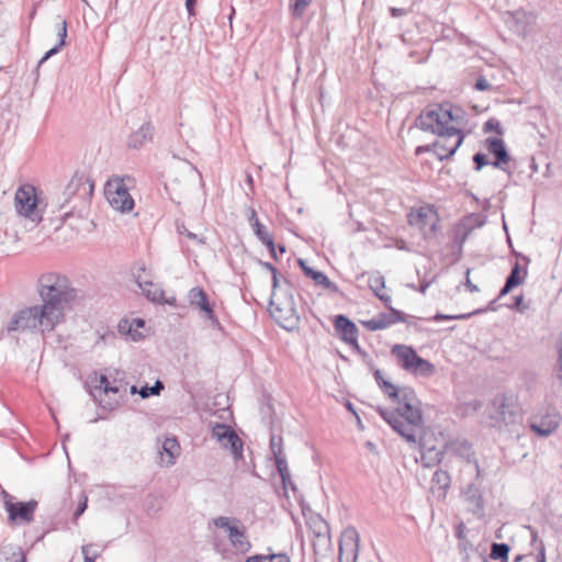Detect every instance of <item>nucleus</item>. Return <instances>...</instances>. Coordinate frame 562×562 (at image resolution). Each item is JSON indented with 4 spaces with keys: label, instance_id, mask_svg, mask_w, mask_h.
<instances>
[{
    "label": "nucleus",
    "instance_id": "obj_1",
    "mask_svg": "<svg viewBox=\"0 0 562 562\" xmlns=\"http://www.w3.org/2000/svg\"><path fill=\"white\" fill-rule=\"evenodd\" d=\"M459 112V109L454 112L450 104H435L417 117L416 125L420 130L438 135L434 150L440 160L450 158L463 142L464 136L457 126L460 123Z\"/></svg>",
    "mask_w": 562,
    "mask_h": 562
},
{
    "label": "nucleus",
    "instance_id": "obj_2",
    "mask_svg": "<svg viewBox=\"0 0 562 562\" xmlns=\"http://www.w3.org/2000/svg\"><path fill=\"white\" fill-rule=\"evenodd\" d=\"M383 393L397 403L396 409L378 407L380 416L408 442H416L415 429L423 426L420 402L412 387H397L383 381Z\"/></svg>",
    "mask_w": 562,
    "mask_h": 562
},
{
    "label": "nucleus",
    "instance_id": "obj_3",
    "mask_svg": "<svg viewBox=\"0 0 562 562\" xmlns=\"http://www.w3.org/2000/svg\"><path fill=\"white\" fill-rule=\"evenodd\" d=\"M37 292L44 314L52 316L58 325L64 322L66 307L78 296L70 280L57 272L41 274L37 280Z\"/></svg>",
    "mask_w": 562,
    "mask_h": 562
},
{
    "label": "nucleus",
    "instance_id": "obj_4",
    "mask_svg": "<svg viewBox=\"0 0 562 562\" xmlns=\"http://www.w3.org/2000/svg\"><path fill=\"white\" fill-rule=\"evenodd\" d=\"M41 305H33L22 308L13 314L7 325L8 331L40 330L41 333L53 331L58 325Z\"/></svg>",
    "mask_w": 562,
    "mask_h": 562
},
{
    "label": "nucleus",
    "instance_id": "obj_5",
    "mask_svg": "<svg viewBox=\"0 0 562 562\" xmlns=\"http://www.w3.org/2000/svg\"><path fill=\"white\" fill-rule=\"evenodd\" d=\"M213 525L226 532L231 546L240 553H247L251 549V542L247 535L246 526L236 517L218 516L213 519Z\"/></svg>",
    "mask_w": 562,
    "mask_h": 562
},
{
    "label": "nucleus",
    "instance_id": "obj_6",
    "mask_svg": "<svg viewBox=\"0 0 562 562\" xmlns=\"http://www.w3.org/2000/svg\"><path fill=\"white\" fill-rule=\"evenodd\" d=\"M15 211L20 216L38 224L43 220L42 211L38 209V200L33 186L20 187L14 195Z\"/></svg>",
    "mask_w": 562,
    "mask_h": 562
},
{
    "label": "nucleus",
    "instance_id": "obj_7",
    "mask_svg": "<svg viewBox=\"0 0 562 562\" xmlns=\"http://www.w3.org/2000/svg\"><path fill=\"white\" fill-rule=\"evenodd\" d=\"M92 192L93 184L90 183L89 180L83 176L75 175L63 192V202L59 206L63 209L74 200L75 204L72 210L78 206L83 207L89 202Z\"/></svg>",
    "mask_w": 562,
    "mask_h": 562
},
{
    "label": "nucleus",
    "instance_id": "obj_8",
    "mask_svg": "<svg viewBox=\"0 0 562 562\" xmlns=\"http://www.w3.org/2000/svg\"><path fill=\"white\" fill-rule=\"evenodd\" d=\"M488 411L490 417L498 424H515L520 417V411L516 401L514 397L505 394L496 395L492 401Z\"/></svg>",
    "mask_w": 562,
    "mask_h": 562
},
{
    "label": "nucleus",
    "instance_id": "obj_9",
    "mask_svg": "<svg viewBox=\"0 0 562 562\" xmlns=\"http://www.w3.org/2000/svg\"><path fill=\"white\" fill-rule=\"evenodd\" d=\"M104 193L110 205L116 211L124 213L134 207V200L122 181L108 182Z\"/></svg>",
    "mask_w": 562,
    "mask_h": 562
},
{
    "label": "nucleus",
    "instance_id": "obj_10",
    "mask_svg": "<svg viewBox=\"0 0 562 562\" xmlns=\"http://www.w3.org/2000/svg\"><path fill=\"white\" fill-rule=\"evenodd\" d=\"M561 415L554 407H546L530 420V428L541 437L551 435L560 425Z\"/></svg>",
    "mask_w": 562,
    "mask_h": 562
},
{
    "label": "nucleus",
    "instance_id": "obj_11",
    "mask_svg": "<svg viewBox=\"0 0 562 562\" xmlns=\"http://www.w3.org/2000/svg\"><path fill=\"white\" fill-rule=\"evenodd\" d=\"M188 302L191 307L199 310L204 319L214 328L221 329V323L216 317L213 304L210 303L206 292L202 288H192L188 292Z\"/></svg>",
    "mask_w": 562,
    "mask_h": 562
},
{
    "label": "nucleus",
    "instance_id": "obj_12",
    "mask_svg": "<svg viewBox=\"0 0 562 562\" xmlns=\"http://www.w3.org/2000/svg\"><path fill=\"white\" fill-rule=\"evenodd\" d=\"M212 437L215 438L223 448L229 449L235 459L243 456V442L237 434L225 424H216L212 427Z\"/></svg>",
    "mask_w": 562,
    "mask_h": 562
},
{
    "label": "nucleus",
    "instance_id": "obj_13",
    "mask_svg": "<svg viewBox=\"0 0 562 562\" xmlns=\"http://www.w3.org/2000/svg\"><path fill=\"white\" fill-rule=\"evenodd\" d=\"M359 541L360 537L355 528L345 529L339 540L338 562H356L359 555Z\"/></svg>",
    "mask_w": 562,
    "mask_h": 562
},
{
    "label": "nucleus",
    "instance_id": "obj_14",
    "mask_svg": "<svg viewBox=\"0 0 562 562\" xmlns=\"http://www.w3.org/2000/svg\"><path fill=\"white\" fill-rule=\"evenodd\" d=\"M140 272H145L144 266L138 268V271L137 273L134 274V277L138 288L143 291L144 295L149 301L160 304L175 305V296L166 299L164 291L157 284H154L151 281L143 279Z\"/></svg>",
    "mask_w": 562,
    "mask_h": 562
},
{
    "label": "nucleus",
    "instance_id": "obj_15",
    "mask_svg": "<svg viewBox=\"0 0 562 562\" xmlns=\"http://www.w3.org/2000/svg\"><path fill=\"white\" fill-rule=\"evenodd\" d=\"M405 322L404 314L393 307H390L389 313H380L369 321L362 322V325L372 331L385 329L396 323Z\"/></svg>",
    "mask_w": 562,
    "mask_h": 562
},
{
    "label": "nucleus",
    "instance_id": "obj_16",
    "mask_svg": "<svg viewBox=\"0 0 562 562\" xmlns=\"http://www.w3.org/2000/svg\"><path fill=\"white\" fill-rule=\"evenodd\" d=\"M36 507L37 502L34 499L18 503H12L10 501L5 502V509L9 514V519L11 521L21 520L25 522H31L33 520V515Z\"/></svg>",
    "mask_w": 562,
    "mask_h": 562
},
{
    "label": "nucleus",
    "instance_id": "obj_17",
    "mask_svg": "<svg viewBox=\"0 0 562 562\" xmlns=\"http://www.w3.org/2000/svg\"><path fill=\"white\" fill-rule=\"evenodd\" d=\"M485 147L487 151L494 156V161L492 165L495 168L505 170V165L508 164L510 157L504 140L497 137H488L485 139Z\"/></svg>",
    "mask_w": 562,
    "mask_h": 562
},
{
    "label": "nucleus",
    "instance_id": "obj_18",
    "mask_svg": "<svg viewBox=\"0 0 562 562\" xmlns=\"http://www.w3.org/2000/svg\"><path fill=\"white\" fill-rule=\"evenodd\" d=\"M271 305H274L277 311L284 312L288 316H292L295 313L293 294L290 293L283 301L280 297L278 271L272 273Z\"/></svg>",
    "mask_w": 562,
    "mask_h": 562
},
{
    "label": "nucleus",
    "instance_id": "obj_19",
    "mask_svg": "<svg viewBox=\"0 0 562 562\" xmlns=\"http://www.w3.org/2000/svg\"><path fill=\"white\" fill-rule=\"evenodd\" d=\"M407 217L408 224L411 226L418 227L419 229H423L427 225H430L431 229H434L436 226L434 222L436 213L429 206H423L415 211H412Z\"/></svg>",
    "mask_w": 562,
    "mask_h": 562
},
{
    "label": "nucleus",
    "instance_id": "obj_20",
    "mask_svg": "<svg viewBox=\"0 0 562 562\" xmlns=\"http://www.w3.org/2000/svg\"><path fill=\"white\" fill-rule=\"evenodd\" d=\"M297 262L304 274L307 278H311L316 285H321L333 293H337L339 291L337 284L331 282L325 273L308 267L303 259H299Z\"/></svg>",
    "mask_w": 562,
    "mask_h": 562
},
{
    "label": "nucleus",
    "instance_id": "obj_21",
    "mask_svg": "<svg viewBox=\"0 0 562 562\" xmlns=\"http://www.w3.org/2000/svg\"><path fill=\"white\" fill-rule=\"evenodd\" d=\"M334 328L341 340L347 342L358 336L359 330L353 322L345 315H336L334 318Z\"/></svg>",
    "mask_w": 562,
    "mask_h": 562
},
{
    "label": "nucleus",
    "instance_id": "obj_22",
    "mask_svg": "<svg viewBox=\"0 0 562 562\" xmlns=\"http://www.w3.org/2000/svg\"><path fill=\"white\" fill-rule=\"evenodd\" d=\"M463 497L471 506V512L476 516L484 514V503L480 488L474 484H469L463 490Z\"/></svg>",
    "mask_w": 562,
    "mask_h": 562
},
{
    "label": "nucleus",
    "instance_id": "obj_23",
    "mask_svg": "<svg viewBox=\"0 0 562 562\" xmlns=\"http://www.w3.org/2000/svg\"><path fill=\"white\" fill-rule=\"evenodd\" d=\"M154 136V126L150 123H144L136 132L128 137V147L138 149L150 142Z\"/></svg>",
    "mask_w": 562,
    "mask_h": 562
},
{
    "label": "nucleus",
    "instance_id": "obj_24",
    "mask_svg": "<svg viewBox=\"0 0 562 562\" xmlns=\"http://www.w3.org/2000/svg\"><path fill=\"white\" fill-rule=\"evenodd\" d=\"M391 352L396 357L397 363L405 371L413 364V360L417 355L413 347L406 345H395Z\"/></svg>",
    "mask_w": 562,
    "mask_h": 562
},
{
    "label": "nucleus",
    "instance_id": "obj_25",
    "mask_svg": "<svg viewBox=\"0 0 562 562\" xmlns=\"http://www.w3.org/2000/svg\"><path fill=\"white\" fill-rule=\"evenodd\" d=\"M407 372L418 376H431L435 373V366L428 360L416 355L413 364L408 368Z\"/></svg>",
    "mask_w": 562,
    "mask_h": 562
},
{
    "label": "nucleus",
    "instance_id": "obj_26",
    "mask_svg": "<svg viewBox=\"0 0 562 562\" xmlns=\"http://www.w3.org/2000/svg\"><path fill=\"white\" fill-rule=\"evenodd\" d=\"M58 30L57 35L59 38L58 44H56L54 47H52L49 50H47L44 56L38 61V65L41 66L44 64L47 59H49L52 56L56 55L60 48L66 44V37H67V22L66 20H60L58 23Z\"/></svg>",
    "mask_w": 562,
    "mask_h": 562
},
{
    "label": "nucleus",
    "instance_id": "obj_27",
    "mask_svg": "<svg viewBox=\"0 0 562 562\" xmlns=\"http://www.w3.org/2000/svg\"><path fill=\"white\" fill-rule=\"evenodd\" d=\"M164 387H165L164 383L161 381L157 380L153 386L145 385V386L140 387L139 390L137 389V386L133 385L131 387V393L132 394L138 393L142 398H148L149 396H153V395H159L160 392L164 390Z\"/></svg>",
    "mask_w": 562,
    "mask_h": 562
},
{
    "label": "nucleus",
    "instance_id": "obj_28",
    "mask_svg": "<svg viewBox=\"0 0 562 562\" xmlns=\"http://www.w3.org/2000/svg\"><path fill=\"white\" fill-rule=\"evenodd\" d=\"M180 446L176 438H166L162 442V451L168 454V464L175 463V457L178 453Z\"/></svg>",
    "mask_w": 562,
    "mask_h": 562
},
{
    "label": "nucleus",
    "instance_id": "obj_29",
    "mask_svg": "<svg viewBox=\"0 0 562 562\" xmlns=\"http://www.w3.org/2000/svg\"><path fill=\"white\" fill-rule=\"evenodd\" d=\"M524 278L525 277L521 276V266L516 261L505 282L508 284V288H516L522 283Z\"/></svg>",
    "mask_w": 562,
    "mask_h": 562
},
{
    "label": "nucleus",
    "instance_id": "obj_30",
    "mask_svg": "<svg viewBox=\"0 0 562 562\" xmlns=\"http://www.w3.org/2000/svg\"><path fill=\"white\" fill-rule=\"evenodd\" d=\"M274 461L281 481L284 487H286L288 484H292L286 459L285 457H278V459H274Z\"/></svg>",
    "mask_w": 562,
    "mask_h": 562
},
{
    "label": "nucleus",
    "instance_id": "obj_31",
    "mask_svg": "<svg viewBox=\"0 0 562 562\" xmlns=\"http://www.w3.org/2000/svg\"><path fill=\"white\" fill-rule=\"evenodd\" d=\"M509 546L507 543H493L490 557L493 560L506 561L508 559Z\"/></svg>",
    "mask_w": 562,
    "mask_h": 562
},
{
    "label": "nucleus",
    "instance_id": "obj_32",
    "mask_svg": "<svg viewBox=\"0 0 562 562\" xmlns=\"http://www.w3.org/2000/svg\"><path fill=\"white\" fill-rule=\"evenodd\" d=\"M369 288L378 294L385 288V279L380 272H373L368 279Z\"/></svg>",
    "mask_w": 562,
    "mask_h": 562
},
{
    "label": "nucleus",
    "instance_id": "obj_33",
    "mask_svg": "<svg viewBox=\"0 0 562 562\" xmlns=\"http://www.w3.org/2000/svg\"><path fill=\"white\" fill-rule=\"evenodd\" d=\"M246 562H290V559L285 554L254 555L249 557Z\"/></svg>",
    "mask_w": 562,
    "mask_h": 562
},
{
    "label": "nucleus",
    "instance_id": "obj_34",
    "mask_svg": "<svg viewBox=\"0 0 562 562\" xmlns=\"http://www.w3.org/2000/svg\"><path fill=\"white\" fill-rule=\"evenodd\" d=\"M312 0H292L290 9L294 18H301Z\"/></svg>",
    "mask_w": 562,
    "mask_h": 562
},
{
    "label": "nucleus",
    "instance_id": "obj_35",
    "mask_svg": "<svg viewBox=\"0 0 562 562\" xmlns=\"http://www.w3.org/2000/svg\"><path fill=\"white\" fill-rule=\"evenodd\" d=\"M432 482L446 491L450 486V475L447 471L437 470L432 475Z\"/></svg>",
    "mask_w": 562,
    "mask_h": 562
},
{
    "label": "nucleus",
    "instance_id": "obj_36",
    "mask_svg": "<svg viewBox=\"0 0 562 562\" xmlns=\"http://www.w3.org/2000/svg\"><path fill=\"white\" fill-rule=\"evenodd\" d=\"M473 550L474 547L468 539L458 542V551L463 562H468L470 560V555Z\"/></svg>",
    "mask_w": 562,
    "mask_h": 562
},
{
    "label": "nucleus",
    "instance_id": "obj_37",
    "mask_svg": "<svg viewBox=\"0 0 562 562\" xmlns=\"http://www.w3.org/2000/svg\"><path fill=\"white\" fill-rule=\"evenodd\" d=\"M119 331L123 335L131 336L133 340H137V337L139 334L137 333V329L133 328V324L128 322L127 319H123L119 323Z\"/></svg>",
    "mask_w": 562,
    "mask_h": 562
},
{
    "label": "nucleus",
    "instance_id": "obj_38",
    "mask_svg": "<svg viewBox=\"0 0 562 562\" xmlns=\"http://www.w3.org/2000/svg\"><path fill=\"white\" fill-rule=\"evenodd\" d=\"M270 449L274 459H278V457H285L282 448V438L280 436L271 435Z\"/></svg>",
    "mask_w": 562,
    "mask_h": 562
},
{
    "label": "nucleus",
    "instance_id": "obj_39",
    "mask_svg": "<svg viewBox=\"0 0 562 562\" xmlns=\"http://www.w3.org/2000/svg\"><path fill=\"white\" fill-rule=\"evenodd\" d=\"M482 310H477L473 313H468V314H460V315H445V314H441V313H437L435 316H434V321H442V319H467L469 317H471L472 315L474 314H479L481 313Z\"/></svg>",
    "mask_w": 562,
    "mask_h": 562
},
{
    "label": "nucleus",
    "instance_id": "obj_40",
    "mask_svg": "<svg viewBox=\"0 0 562 562\" xmlns=\"http://www.w3.org/2000/svg\"><path fill=\"white\" fill-rule=\"evenodd\" d=\"M473 162H474V169L476 171H480L483 167L490 165V160L487 159V156L483 153H476L473 156Z\"/></svg>",
    "mask_w": 562,
    "mask_h": 562
},
{
    "label": "nucleus",
    "instance_id": "obj_41",
    "mask_svg": "<svg viewBox=\"0 0 562 562\" xmlns=\"http://www.w3.org/2000/svg\"><path fill=\"white\" fill-rule=\"evenodd\" d=\"M254 233L258 237V239L262 243L266 238H269L271 235L267 231V228L260 223V221H256L254 224Z\"/></svg>",
    "mask_w": 562,
    "mask_h": 562
},
{
    "label": "nucleus",
    "instance_id": "obj_42",
    "mask_svg": "<svg viewBox=\"0 0 562 562\" xmlns=\"http://www.w3.org/2000/svg\"><path fill=\"white\" fill-rule=\"evenodd\" d=\"M484 132H496L497 134H503V130L501 123L497 120L491 119L485 122L483 126Z\"/></svg>",
    "mask_w": 562,
    "mask_h": 562
},
{
    "label": "nucleus",
    "instance_id": "obj_43",
    "mask_svg": "<svg viewBox=\"0 0 562 562\" xmlns=\"http://www.w3.org/2000/svg\"><path fill=\"white\" fill-rule=\"evenodd\" d=\"M512 310H516L520 313H524L526 310H528V305L524 302L522 295H517L514 297V303L509 305Z\"/></svg>",
    "mask_w": 562,
    "mask_h": 562
},
{
    "label": "nucleus",
    "instance_id": "obj_44",
    "mask_svg": "<svg viewBox=\"0 0 562 562\" xmlns=\"http://www.w3.org/2000/svg\"><path fill=\"white\" fill-rule=\"evenodd\" d=\"M91 548H92V544H85L81 547V552L85 557V561L83 562H94L97 557H98V553L94 552L92 555H90L91 553Z\"/></svg>",
    "mask_w": 562,
    "mask_h": 562
},
{
    "label": "nucleus",
    "instance_id": "obj_45",
    "mask_svg": "<svg viewBox=\"0 0 562 562\" xmlns=\"http://www.w3.org/2000/svg\"><path fill=\"white\" fill-rule=\"evenodd\" d=\"M390 14L392 18H401V16H405L407 14H409L412 12L411 9H406V8H395V7H392L390 8Z\"/></svg>",
    "mask_w": 562,
    "mask_h": 562
},
{
    "label": "nucleus",
    "instance_id": "obj_46",
    "mask_svg": "<svg viewBox=\"0 0 562 562\" xmlns=\"http://www.w3.org/2000/svg\"><path fill=\"white\" fill-rule=\"evenodd\" d=\"M87 503H88V497L82 496V499L80 501V503L74 514V519H78L85 513V510L87 509Z\"/></svg>",
    "mask_w": 562,
    "mask_h": 562
},
{
    "label": "nucleus",
    "instance_id": "obj_47",
    "mask_svg": "<svg viewBox=\"0 0 562 562\" xmlns=\"http://www.w3.org/2000/svg\"><path fill=\"white\" fill-rule=\"evenodd\" d=\"M492 88L491 83L484 78L479 77L475 82V89L480 91L490 90Z\"/></svg>",
    "mask_w": 562,
    "mask_h": 562
},
{
    "label": "nucleus",
    "instance_id": "obj_48",
    "mask_svg": "<svg viewBox=\"0 0 562 562\" xmlns=\"http://www.w3.org/2000/svg\"><path fill=\"white\" fill-rule=\"evenodd\" d=\"M558 379L562 381V335L558 347Z\"/></svg>",
    "mask_w": 562,
    "mask_h": 562
},
{
    "label": "nucleus",
    "instance_id": "obj_49",
    "mask_svg": "<svg viewBox=\"0 0 562 562\" xmlns=\"http://www.w3.org/2000/svg\"><path fill=\"white\" fill-rule=\"evenodd\" d=\"M470 272L471 270L470 269H467L465 271V282H464V285L467 286V289L470 291V292H477L479 291V288L477 285L473 284L472 281L470 280Z\"/></svg>",
    "mask_w": 562,
    "mask_h": 562
},
{
    "label": "nucleus",
    "instance_id": "obj_50",
    "mask_svg": "<svg viewBox=\"0 0 562 562\" xmlns=\"http://www.w3.org/2000/svg\"><path fill=\"white\" fill-rule=\"evenodd\" d=\"M97 387H100L104 391V393H109V389H110V381L109 379L101 374L100 378H99V385H97Z\"/></svg>",
    "mask_w": 562,
    "mask_h": 562
},
{
    "label": "nucleus",
    "instance_id": "obj_51",
    "mask_svg": "<svg viewBox=\"0 0 562 562\" xmlns=\"http://www.w3.org/2000/svg\"><path fill=\"white\" fill-rule=\"evenodd\" d=\"M178 232L180 234H186L190 239L198 240L199 243H202L201 238H198V236L194 233L189 232L184 225L178 226Z\"/></svg>",
    "mask_w": 562,
    "mask_h": 562
},
{
    "label": "nucleus",
    "instance_id": "obj_52",
    "mask_svg": "<svg viewBox=\"0 0 562 562\" xmlns=\"http://www.w3.org/2000/svg\"><path fill=\"white\" fill-rule=\"evenodd\" d=\"M346 344L350 345L352 347V349L358 352L359 355H363L364 352L362 351L361 347L359 346V342H358V336L353 337L352 340H348Z\"/></svg>",
    "mask_w": 562,
    "mask_h": 562
},
{
    "label": "nucleus",
    "instance_id": "obj_53",
    "mask_svg": "<svg viewBox=\"0 0 562 562\" xmlns=\"http://www.w3.org/2000/svg\"><path fill=\"white\" fill-rule=\"evenodd\" d=\"M9 562H25L24 553L21 550L13 552Z\"/></svg>",
    "mask_w": 562,
    "mask_h": 562
},
{
    "label": "nucleus",
    "instance_id": "obj_54",
    "mask_svg": "<svg viewBox=\"0 0 562 562\" xmlns=\"http://www.w3.org/2000/svg\"><path fill=\"white\" fill-rule=\"evenodd\" d=\"M196 0H186V9L190 16H193L195 14L194 8H195Z\"/></svg>",
    "mask_w": 562,
    "mask_h": 562
},
{
    "label": "nucleus",
    "instance_id": "obj_55",
    "mask_svg": "<svg viewBox=\"0 0 562 562\" xmlns=\"http://www.w3.org/2000/svg\"><path fill=\"white\" fill-rule=\"evenodd\" d=\"M375 295L379 297V300H380V301H382V302L384 303V305H385L389 310H390V307H392V306L390 305V303H391V296H390V295L384 294V293H382V292H379V293H378V294H375Z\"/></svg>",
    "mask_w": 562,
    "mask_h": 562
},
{
    "label": "nucleus",
    "instance_id": "obj_56",
    "mask_svg": "<svg viewBox=\"0 0 562 562\" xmlns=\"http://www.w3.org/2000/svg\"><path fill=\"white\" fill-rule=\"evenodd\" d=\"M537 562H546V549L543 543H541L538 554H537Z\"/></svg>",
    "mask_w": 562,
    "mask_h": 562
},
{
    "label": "nucleus",
    "instance_id": "obj_57",
    "mask_svg": "<svg viewBox=\"0 0 562 562\" xmlns=\"http://www.w3.org/2000/svg\"><path fill=\"white\" fill-rule=\"evenodd\" d=\"M373 375H374V379H375V381H376L378 385L381 387V386H382V382H383V381H386V380L382 376V372H381L379 369H376V370H374Z\"/></svg>",
    "mask_w": 562,
    "mask_h": 562
},
{
    "label": "nucleus",
    "instance_id": "obj_58",
    "mask_svg": "<svg viewBox=\"0 0 562 562\" xmlns=\"http://www.w3.org/2000/svg\"><path fill=\"white\" fill-rule=\"evenodd\" d=\"M457 537H458L459 541L467 539L464 536V526L462 524L459 525L457 528Z\"/></svg>",
    "mask_w": 562,
    "mask_h": 562
},
{
    "label": "nucleus",
    "instance_id": "obj_59",
    "mask_svg": "<svg viewBox=\"0 0 562 562\" xmlns=\"http://www.w3.org/2000/svg\"><path fill=\"white\" fill-rule=\"evenodd\" d=\"M262 244L268 248L269 251L273 250V248L276 247L273 238L271 236L269 238H266V240H263Z\"/></svg>",
    "mask_w": 562,
    "mask_h": 562
},
{
    "label": "nucleus",
    "instance_id": "obj_60",
    "mask_svg": "<svg viewBox=\"0 0 562 562\" xmlns=\"http://www.w3.org/2000/svg\"><path fill=\"white\" fill-rule=\"evenodd\" d=\"M248 221H249L251 227H254V224L256 223V221H259L257 217L256 211L254 209L250 210V215L248 217Z\"/></svg>",
    "mask_w": 562,
    "mask_h": 562
},
{
    "label": "nucleus",
    "instance_id": "obj_61",
    "mask_svg": "<svg viewBox=\"0 0 562 562\" xmlns=\"http://www.w3.org/2000/svg\"><path fill=\"white\" fill-rule=\"evenodd\" d=\"M260 263H261V266L265 269L269 270L271 273H274V272L278 271L277 268L272 263H270V262H262V261H260Z\"/></svg>",
    "mask_w": 562,
    "mask_h": 562
},
{
    "label": "nucleus",
    "instance_id": "obj_62",
    "mask_svg": "<svg viewBox=\"0 0 562 562\" xmlns=\"http://www.w3.org/2000/svg\"><path fill=\"white\" fill-rule=\"evenodd\" d=\"M514 288H508V284L505 282L504 286L502 288L498 297H502L506 294H508Z\"/></svg>",
    "mask_w": 562,
    "mask_h": 562
},
{
    "label": "nucleus",
    "instance_id": "obj_63",
    "mask_svg": "<svg viewBox=\"0 0 562 562\" xmlns=\"http://www.w3.org/2000/svg\"><path fill=\"white\" fill-rule=\"evenodd\" d=\"M144 323H145V322H144L143 319H139V318L134 319V321L132 322V324H133V325H136V328H135V329H137V328H139V327H143V326H144Z\"/></svg>",
    "mask_w": 562,
    "mask_h": 562
},
{
    "label": "nucleus",
    "instance_id": "obj_64",
    "mask_svg": "<svg viewBox=\"0 0 562 562\" xmlns=\"http://www.w3.org/2000/svg\"><path fill=\"white\" fill-rule=\"evenodd\" d=\"M110 392H111V393L116 394V393H119V387H117V386H112V385L110 384L109 393H110Z\"/></svg>",
    "mask_w": 562,
    "mask_h": 562
}]
</instances>
